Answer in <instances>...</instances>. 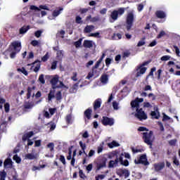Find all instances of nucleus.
I'll list each match as a JSON object with an SVG mask.
<instances>
[{
    "label": "nucleus",
    "mask_w": 180,
    "mask_h": 180,
    "mask_svg": "<svg viewBox=\"0 0 180 180\" xmlns=\"http://www.w3.org/2000/svg\"><path fill=\"white\" fill-rule=\"evenodd\" d=\"M143 102H144V99L139 98L131 102V109L133 112H136L134 116L139 120H146L147 119V114L143 111V108H140Z\"/></svg>",
    "instance_id": "f257e3e1"
},
{
    "label": "nucleus",
    "mask_w": 180,
    "mask_h": 180,
    "mask_svg": "<svg viewBox=\"0 0 180 180\" xmlns=\"http://www.w3.org/2000/svg\"><path fill=\"white\" fill-rule=\"evenodd\" d=\"M139 131H143V141L148 144V146H153V143H154L155 137L153 131H148L147 128L141 127L138 129Z\"/></svg>",
    "instance_id": "f03ea898"
},
{
    "label": "nucleus",
    "mask_w": 180,
    "mask_h": 180,
    "mask_svg": "<svg viewBox=\"0 0 180 180\" xmlns=\"http://www.w3.org/2000/svg\"><path fill=\"white\" fill-rule=\"evenodd\" d=\"M58 79H60V77H58V75H54L51 79V84L53 89H56V88L68 89L70 88V86L68 84H64L63 82H59Z\"/></svg>",
    "instance_id": "7ed1b4c3"
},
{
    "label": "nucleus",
    "mask_w": 180,
    "mask_h": 180,
    "mask_svg": "<svg viewBox=\"0 0 180 180\" xmlns=\"http://www.w3.org/2000/svg\"><path fill=\"white\" fill-rule=\"evenodd\" d=\"M11 46L15 51V52H12L10 55L11 58H15L16 56V53H19L22 49V45L20 41H14L11 44Z\"/></svg>",
    "instance_id": "20e7f679"
},
{
    "label": "nucleus",
    "mask_w": 180,
    "mask_h": 180,
    "mask_svg": "<svg viewBox=\"0 0 180 180\" xmlns=\"http://www.w3.org/2000/svg\"><path fill=\"white\" fill-rule=\"evenodd\" d=\"M133 22H134V13L133 11L129 12L127 15V30H130L131 26H133Z\"/></svg>",
    "instance_id": "39448f33"
},
{
    "label": "nucleus",
    "mask_w": 180,
    "mask_h": 180,
    "mask_svg": "<svg viewBox=\"0 0 180 180\" xmlns=\"http://www.w3.org/2000/svg\"><path fill=\"white\" fill-rule=\"evenodd\" d=\"M135 164H142V165H149L150 163L147 160V155H142L139 158L134 160Z\"/></svg>",
    "instance_id": "423d86ee"
},
{
    "label": "nucleus",
    "mask_w": 180,
    "mask_h": 180,
    "mask_svg": "<svg viewBox=\"0 0 180 180\" xmlns=\"http://www.w3.org/2000/svg\"><path fill=\"white\" fill-rule=\"evenodd\" d=\"M124 13V8H120L118 9V11H113L111 13L110 18L112 19V20H117L118 16H122Z\"/></svg>",
    "instance_id": "0eeeda50"
},
{
    "label": "nucleus",
    "mask_w": 180,
    "mask_h": 180,
    "mask_svg": "<svg viewBox=\"0 0 180 180\" xmlns=\"http://www.w3.org/2000/svg\"><path fill=\"white\" fill-rule=\"evenodd\" d=\"M148 65V62H146L137 68L136 77H141L143 74H146V72L147 71V68H146V65Z\"/></svg>",
    "instance_id": "6e6552de"
},
{
    "label": "nucleus",
    "mask_w": 180,
    "mask_h": 180,
    "mask_svg": "<svg viewBox=\"0 0 180 180\" xmlns=\"http://www.w3.org/2000/svg\"><path fill=\"white\" fill-rule=\"evenodd\" d=\"M101 122L104 126H113L115 124V120L108 117H103Z\"/></svg>",
    "instance_id": "1a4fd4ad"
},
{
    "label": "nucleus",
    "mask_w": 180,
    "mask_h": 180,
    "mask_svg": "<svg viewBox=\"0 0 180 180\" xmlns=\"http://www.w3.org/2000/svg\"><path fill=\"white\" fill-rule=\"evenodd\" d=\"M39 158V154L35 153L34 150H32L31 153L25 155V160H37Z\"/></svg>",
    "instance_id": "9d476101"
},
{
    "label": "nucleus",
    "mask_w": 180,
    "mask_h": 180,
    "mask_svg": "<svg viewBox=\"0 0 180 180\" xmlns=\"http://www.w3.org/2000/svg\"><path fill=\"white\" fill-rule=\"evenodd\" d=\"M120 158H116L115 160H110L108 164L109 168H115L119 165Z\"/></svg>",
    "instance_id": "9b49d317"
},
{
    "label": "nucleus",
    "mask_w": 180,
    "mask_h": 180,
    "mask_svg": "<svg viewBox=\"0 0 180 180\" xmlns=\"http://www.w3.org/2000/svg\"><path fill=\"white\" fill-rule=\"evenodd\" d=\"M165 167V163L164 162L156 163L154 165L155 170L157 172L161 171V169H164Z\"/></svg>",
    "instance_id": "f8f14e48"
},
{
    "label": "nucleus",
    "mask_w": 180,
    "mask_h": 180,
    "mask_svg": "<svg viewBox=\"0 0 180 180\" xmlns=\"http://www.w3.org/2000/svg\"><path fill=\"white\" fill-rule=\"evenodd\" d=\"M12 160L11 158L6 159L4 163V168H12Z\"/></svg>",
    "instance_id": "ddd939ff"
},
{
    "label": "nucleus",
    "mask_w": 180,
    "mask_h": 180,
    "mask_svg": "<svg viewBox=\"0 0 180 180\" xmlns=\"http://www.w3.org/2000/svg\"><path fill=\"white\" fill-rule=\"evenodd\" d=\"M101 105H102V100L98 98L94 101V109L96 110V109H99L101 108Z\"/></svg>",
    "instance_id": "4468645a"
},
{
    "label": "nucleus",
    "mask_w": 180,
    "mask_h": 180,
    "mask_svg": "<svg viewBox=\"0 0 180 180\" xmlns=\"http://www.w3.org/2000/svg\"><path fill=\"white\" fill-rule=\"evenodd\" d=\"M155 15H156L157 18H159V19H164L167 16L165 15V13L164 11H158L155 13Z\"/></svg>",
    "instance_id": "2eb2a0df"
},
{
    "label": "nucleus",
    "mask_w": 180,
    "mask_h": 180,
    "mask_svg": "<svg viewBox=\"0 0 180 180\" xmlns=\"http://www.w3.org/2000/svg\"><path fill=\"white\" fill-rule=\"evenodd\" d=\"M34 134L33 133V131H30L25 134H24V136H22V140L24 141H26V140H29V139H30L31 137H32V136Z\"/></svg>",
    "instance_id": "dca6fc26"
},
{
    "label": "nucleus",
    "mask_w": 180,
    "mask_h": 180,
    "mask_svg": "<svg viewBox=\"0 0 180 180\" xmlns=\"http://www.w3.org/2000/svg\"><path fill=\"white\" fill-rule=\"evenodd\" d=\"M120 146V144L115 141H112V142L108 143L109 148H115V147H119Z\"/></svg>",
    "instance_id": "f3484780"
},
{
    "label": "nucleus",
    "mask_w": 180,
    "mask_h": 180,
    "mask_svg": "<svg viewBox=\"0 0 180 180\" xmlns=\"http://www.w3.org/2000/svg\"><path fill=\"white\" fill-rule=\"evenodd\" d=\"M94 46V42L92 41L86 40L84 41V46L86 49H91Z\"/></svg>",
    "instance_id": "a211bd4d"
},
{
    "label": "nucleus",
    "mask_w": 180,
    "mask_h": 180,
    "mask_svg": "<svg viewBox=\"0 0 180 180\" xmlns=\"http://www.w3.org/2000/svg\"><path fill=\"white\" fill-rule=\"evenodd\" d=\"M91 115H92V109L88 108L84 111V116L88 120L91 119Z\"/></svg>",
    "instance_id": "6ab92c4d"
},
{
    "label": "nucleus",
    "mask_w": 180,
    "mask_h": 180,
    "mask_svg": "<svg viewBox=\"0 0 180 180\" xmlns=\"http://www.w3.org/2000/svg\"><path fill=\"white\" fill-rule=\"evenodd\" d=\"M150 115L153 119H160V112H158V110L152 111Z\"/></svg>",
    "instance_id": "aec40b11"
},
{
    "label": "nucleus",
    "mask_w": 180,
    "mask_h": 180,
    "mask_svg": "<svg viewBox=\"0 0 180 180\" xmlns=\"http://www.w3.org/2000/svg\"><path fill=\"white\" fill-rule=\"evenodd\" d=\"M95 30V27L94 25H87L84 28V33H91L93 30Z\"/></svg>",
    "instance_id": "412c9836"
},
{
    "label": "nucleus",
    "mask_w": 180,
    "mask_h": 180,
    "mask_svg": "<svg viewBox=\"0 0 180 180\" xmlns=\"http://www.w3.org/2000/svg\"><path fill=\"white\" fill-rule=\"evenodd\" d=\"M61 12H63V8H60L59 9L54 10L52 13V15L53 16V18H57V16H58V15H60Z\"/></svg>",
    "instance_id": "4be33fe9"
},
{
    "label": "nucleus",
    "mask_w": 180,
    "mask_h": 180,
    "mask_svg": "<svg viewBox=\"0 0 180 180\" xmlns=\"http://www.w3.org/2000/svg\"><path fill=\"white\" fill-rule=\"evenodd\" d=\"M79 85V83H76L75 84H74V85L72 86V87L70 88V92L71 94H75V92H77V90L78 89Z\"/></svg>",
    "instance_id": "5701e85b"
},
{
    "label": "nucleus",
    "mask_w": 180,
    "mask_h": 180,
    "mask_svg": "<svg viewBox=\"0 0 180 180\" xmlns=\"http://www.w3.org/2000/svg\"><path fill=\"white\" fill-rule=\"evenodd\" d=\"M108 81H109V78L107 75H103L101 77V82L102 84H108Z\"/></svg>",
    "instance_id": "b1692460"
},
{
    "label": "nucleus",
    "mask_w": 180,
    "mask_h": 180,
    "mask_svg": "<svg viewBox=\"0 0 180 180\" xmlns=\"http://www.w3.org/2000/svg\"><path fill=\"white\" fill-rule=\"evenodd\" d=\"M56 94V91L51 90L48 95V102H51V99L54 98V94Z\"/></svg>",
    "instance_id": "393cba45"
},
{
    "label": "nucleus",
    "mask_w": 180,
    "mask_h": 180,
    "mask_svg": "<svg viewBox=\"0 0 180 180\" xmlns=\"http://www.w3.org/2000/svg\"><path fill=\"white\" fill-rule=\"evenodd\" d=\"M29 29H30V26H24L22 28L20 29V34H25V33H26V32H27V30H29Z\"/></svg>",
    "instance_id": "a878e982"
},
{
    "label": "nucleus",
    "mask_w": 180,
    "mask_h": 180,
    "mask_svg": "<svg viewBox=\"0 0 180 180\" xmlns=\"http://www.w3.org/2000/svg\"><path fill=\"white\" fill-rule=\"evenodd\" d=\"M120 162H121L122 165H124V167H129V160H125L123 161L122 156L120 157Z\"/></svg>",
    "instance_id": "bb28decb"
},
{
    "label": "nucleus",
    "mask_w": 180,
    "mask_h": 180,
    "mask_svg": "<svg viewBox=\"0 0 180 180\" xmlns=\"http://www.w3.org/2000/svg\"><path fill=\"white\" fill-rule=\"evenodd\" d=\"M37 65L35 66V68H34V72H37V71H39V70H40V62L39 61H35L34 63H33V65Z\"/></svg>",
    "instance_id": "cd10ccee"
},
{
    "label": "nucleus",
    "mask_w": 180,
    "mask_h": 180,
    "mask_svg": "<svg viewBox=\"0 0 180 180\" xmlns=\"http://www.w3.org/2000/svg\"><path fill=\"white\" fill-rule=\"evenodd\" d=\"M95 74H96L95 70L92 69V71L89 72L88 75L86 77V79H90L94 77V75H95Z\"/></svg>",
    "instance_id": "c85d7f7f"
},
{
    "label": "nucleus",
    "mask_w": 180,
    "mask_h": 180,
    "mask_svg": "<svg viewBox=\"0 0 180 180\" xmlns=\"http://www.w3.org/2000/svg\"><path fill=\"white\" fill-rule=\"evenodd\" d=\"M64 56V53L63 51H57V58L59 60H63V57Z\"/></svg>",
    "instance_id": "c756f323"
},
{
    "label": "nucleus",
    "mask_w": 180,
    "mask_h": 180,
    "mask_svg": "<svg viewBox=\"0 0 180 180\" xmlns=\"http://www.w3.org/2000/svg\"><path fill=\"white\" fill-rule=\"evenodd\" d=\"M17 71L18 72H21L22 74H23L24 75H27V71L26 70V69H25V68H18Z\"/></svg>",
    "instance_id": "7c9ffc66"
},
{
    "label": "nucleus",
    "mask_w": 180,
    "mask_h": 180,
    "mask_svg": "<svg viewBox=\"0 0 180 180\" xmlns=\"http://www.w3.org/2000/svg\"><path fill=\"white\" fill-rule=\"evenodd\" d=\"M113 40H120V39H122V35L121 34H114L113 37H112Z\"/></svg>",
    "instance_id": "2f4dec72"
},
{
    "label": "nucleus",
    "mask_w": 180,
    "mask_h": 180,
    "mask_svg": "<svg viewBox=\"0 0 180 180\" xmlns=\"http://www.w3.org/2000/svg\"><path fill=\"white\" fill-rule=\"evenodd\" d=\"M112 108H113L114 110H119V109H120L119 103L114 101L112 103Z\"/></svg>",
    "instance_id": "473e14b6"
},
{
    "label": "nucleus",
    "mask_w": 180,
    "mask_h": 180,
    "mask_svg": "<svg viewBox=\"0 0 180 180\" xmlns=\"http://www.w3.org/2000/svg\"><path fill=\"white\" fill-rule=\"evenodd\" d=\"M122 174L125 176V178H127L129 175H130V172L127 169H122Z\"/></svg>",
    "instance_id": "72a5a7b5"
},
{
    "label": "nucleus",
    "mask_w": 180,
    "mask_h": 180,
    "mask_svg": "<svg viewBox=\"0 0 180 180\" xmlns=\"http://www.w3.org/2000/svg\"><path fill=\"white\" fill-rule=\"evenodd\" d=\"M6 178V172L5 171L0 172V180H5Z\"/></svg>",
    "instance_id": "f704fd0d"
},
{
    "label": "nucleus",
    "mask_w": 180,
    "mask_h": 180,
    "mask_svg": "<svg viewBox=\"0 0 180 180\" xmlns=\"http://www.w3.org/2000/svg\"><path fill=\"white\" fill-rule=\"evenodd\" d=\"M31 44L34 47H36L37 46H40V41L33 40L31 41Z\"/></svg>",
    "instance_id": "c9c22d12"
},
{
    "label": "nucleus",
    "mask_w": 180,
    "mask_h": 180,
    "mask_svg": "<svg viewBox=\"0 0 180 180\" xmlns=\"http://www.w3.org/2000/svg\"><path fill=\"white\" fill-rule=\"evenodd\" d=\"M144 44H146V39H142L138 42L137 46L141 47L142 46H144Z\"/></svg>",
    "instance_id": "e433bc0d"
},
{
    "label": "nucleus",
    "mask_w": 180,
    "mask_h": 180,
    "mask_svg": "<svg viewBox=\"0 0 180 180\" xmlns=\"http://www.w3.org/2000/svg\"><path fill=\"white\" fill-rule=\"evenodd\" d=\"M81 44H82V39H79L78 41L75 42V47H81Z\"/></svg>",
    "instance_id": "4c0bfd02"
},
{
    "label": "nucleus",
    "mask_w": 180,
    "mask_h": 180,
    "mask_svg": "<svg viewBox=\"0 0 180 180\" xmlns=\"http://www.w3.org/2000/svg\"><path fill=\"white\" fill-rule=\"evenodd\" d=\"M47 148H49L50 151H54V143H49Z\"/></svg>",
    "instance_id": "58836bf2"
},
{
    "label": "nucleus",
    "mask_w": 180,
    "mask_h": 180,
    "mask_svg": "<svg viewBox=\"0 0 180 180\" xmlns=\"http://www.w3.org/2000/svg\"><path fill=\"white\" fill-rule=\"evenodd\" d=\"M112 61H113L112 58H107L105 59V65H107V67H109V65H110V63H112Z\"/></svg>",
    "instance_id": "ea45409f"
},
{
    "label": "nucleus",
    "mask_w": 180,
    "mask_h": 180,
    "mask_svg": "<svg viewBox=\"0 0 180 180\" xmlns=\"http://www.w3.org/2000/svg\"><path fill=\"white\" fill-rule=\"evenodd\" d=\"M0 129L2 131H5V129H6V122H4L1 124Z\"/></svg>",
    "instance_id": "a19ab883"
},
{
    "label": "nucleus",
    "mask_w": 180,
    "mask_h": 180,
    "mask_svg": "<svg viewBox=\"0 0 180 180\" xmlns=\"http://www.w3.org/2000/svg\"><path fill=\"white\" fill-rule=\"evenodd\" d=\"M162 115H163L162 122H165L167 120H171V117L167 115L165 112H163Z\"/></svg>",
    "instance_id": "79ce46f5"
},
{
    "label": "nucleus",
    "mask_w": 180,
    "mask_h": 180,
    "mask_svg": "<svg viewBox=\"0 0 180 180\" xmlns=\"http://www.w3.org/2000/svg\"><path fill=\"white\" fill-rule=\"evenodd\" d=\"M79 175L82 179H85L86 178V176L84 174V172L82 170L79 171Z\"/></svg>",
    "instance_id": "37998d69"
},
{
    "label": "nucleus",
    "mask_w": 180,
    "mask_h": 180,
    "mask_svg": "<svg viewBox=\"0 0 180 180\" xmlns=\"http://www.w3.org/2000/svg\"><path fill=\"white\" fill-rule=\"evenodd\" d=\"M39 9H43L44 11H50V8L49 6H47V5H40Z\"/></svg>",
    "instance_id": "c03bdc74"
},
{
    "label": "nucleus",
    "mask_w": 180,
    "mask_h": 180,
    "mask_svg": "<svg viewBox=\"0 0 180 180\" xmlns=\"http://www.w3.org/2000/svg\"><path fill=\"white\" fill-rule=\"evenodd\" d=\"M155 68H153L148 75V76L146 77V79H148L149 77H154V72L155 71Z\"/></svg>",
    "instance_id": "a18cd8bd"
},
{
    "label": "nucleus",
    "mask_w": 180,
    "mask_h": 180,
    "mask_svg": "<svg viewBox=\"0 0 180 180\" xmlns=\"http://www.w3.org/2000/svg\"><path fill=\"white\" fill-rule=\"evenodd\" d=\"M41 33H43V30H38L37 32H35L34 33V35H35V37H40L41 36Z\"/></svg>",
    "instance_id": "49530a36"
},
{
    "label": "nucleus",
    "mask_w": 180,
    "mask_h": 180,
    "mask_svg": "<svg viewBox=\"0 0 180 180\" xmlns=\"http://www.w3.org/2000/svg\"><path fill=\"white\" fill-rule=\"evenodd\" d=\"M59 160L60 161V162H62V164H63V165H65L66 164L65 158L63 155L60 156Z\"/></svg>",
    "instance_id": "de8ad7c7"
},
{
    "label": "nucleus",
    "mask_w": 180,
    "mask_h": 180,
    "mask_svg": "<svg viewBox=\"0 0 180 180\" xmlns=\"http://www.w3.org/2000/svg\"><path fill=\"white\" fill-rule=\"evenodd\" d=\"M13 160H14V161H15V162H17V164H20V158H19L17 155H15L13 156Z\"/></svg>",
    "instance_id": "09e8293b"
},
{
    "label": "nucleus",
    "mask_w": 180,
    "mask_h": 180,
    "mask_svg": "<svg viewBox=\"0 0 180 180\" xmlns=\"http://www.w3.org/2000/svg\"><path fill=\"white\" fill-rule=\"evenodd\" d=\"M39 81L41 82V84H45L46 81L44 80V75H41L39 77Z\"/></svg>",
    "instance_id": "8fccbe9b"
},
{
    "label": "nucleus",
    "mask_w": 180,
    "mask_h": 180,
    "mask_svg": "<svg viewBox=\"0 0 180 180\" xmlns=\"http://www.w3.org/2000/svg\"><path fill=\"white\" fill-rule=\"evenodd\" d=\"M79 146L82 147V150H83V153H85V148H86V146L85 143H82V141L79 142Z\"/></svg>",
    "instance_id": "3c124183"
},
{
    "label": "nucleus",
    "mask_w": 180,
    "mask_h": 180,
    "mask_svg": "<svg viewBox=\"0 0 180 180\" xmlns=\"http://www.w3.org/2000/svg\"><path fill=\"white\" fill-rule=\"evenodd\" d=\"M171 58V56H164L161 58L162 61H168Z\"/></svg>",
    "instance_id": "603ef678"
},
{
    "label": "nucleus",
    "mask_w": 180,
    "mask_h": 180,
    "mask_svg": "<svg viewBox=\"0 0 180 180\" xmlns=\"http://www.w3.org/2000/svg\"><path fill=\"white\" fill-rule=\"evenodd\" d=\"M107 155H108V158L112 160V158H113V157H115L116 155V153L111 152V153H108Z\"/></svg>",
    "instance_id": "864d4df0"
},
{
    "label": "nucleus",
    "mask_w": 180,
    "mask_h": 180,
    "mask_svg": "<svg viewBox=\"0 0 180 180\" xmlns=\"http://www.w3.org/2000/svg\"><path fill=\"white\" fill-rule=\"evenodd\" d=\"M56 98L58 101H60L62 96H61V91H58L56 95Z\"/></svg>",
    "instance_id": "5fc2aeb1"
},
{
    "label": "nucleus",
    "mask_w": 180,
    "mask_h": 180,
    "mask_svg": "<svg viewBox=\"0 0 180 180\" xmlns=\"http://www.w3.org/2000/svg\"><path fill=\"white\" fill-rule=\"evenodd\" d=\"M105 176V174H98L96 176V180L103 179Z\"/></svg>",
    "instance_id": "6e6d98bb"
},
{
    "label": "nucleus",
    "mask_w": 180,
    "mask_h": 180,
    "mask_svg": "<svg viewBox=\"0 0 180 180\" xmlns=\"http://www.w3.org/2000/svg\"><path fill=\"white\" fill-rule=\"evenodd\" d=\"M49 53H46V54L42 57L41 61H47V60H49Z\"/></svg>",
    "instance_id": "4d7b16f0"
},
{
    "label": "nucleus",
    "mask_w": 180,
    "mask_h": 180,
    "mask_svg": "<svg viewBox=\"0 0 180 180\" xmlns=\"http://www.w3.org/2000/svg\"><path fill=\"white\" fill-rule=\"evenodd\" d=\"M105 167H106V163L105 162H103L102 164H99L97 166V169H101V168H103Z\"/></svg>",
    "instance_id": "13d9d810"
},
{
    "label": "nucleus",
    "mask_w": 180,
    "mask_h": 180,
    "mask_svg": "<svg viewBox=\"0 0 180 180\" xmlns=\"http://www.w3.org/2000/svg\"><path fill=\"white\" fill-rule=\"evenodd\" d=\"M72 117H71V115H68L66 117V122L68 123H72Z\"/></svg>",
    "instance_id": "bf43d9fd"
},
{
    "label": "nucleus",
    "mask_w": 180,
    "mask_h": 180,
    "mask_svg": "<svg viewBox=\"0 0 180 180\" xmlns=\"http://www.w3.org/2000/svg\"><path fill=\"white\" fill-rule=\"evenodd\" d=\"M31 11H40V8L36 6H30Z\"/></svg>",
    "instance_id": "052dcab7"
},
{
    "label": "nucleus",
    "mask_w": 180,
    "mask_h": 180,
    "mask_svg": "<svg viewBox=\"0 0 180 180\" xmlns=\"http://www.w3.org/2000/svg\"><path fill=\"white\" fill-rule=\"evenodd\" d=\"M77 72H73V76L71 77L72 81H78V79L77 78Z\"/></svg>",
    "instance_id": "680f3d73"
},
{
    "label": "nucleus",
    "mask_w": 180,
    "mask_h": 180,
    "mask_svg": "<svg viewBox=\"0 0 180 180\" xmlns=\"http://www.w3.org/2000/svg\"><path fill=\"white\" fill-rule=\"evenodd\" d=\"M57 68V61H53L51 65V70H56Z\"/></svg>",
    "instance_id": "e2e57ef3"
},
{
    "label": "nucleus",
    "mask_w": 180,
    "mask_h": 180,
    "mask_svg": "<svg viewBox=\"0 0 180 180\" xmlns=\"http://www.w3.org/2000/svg\"><path fill=\"white\" fill-rule=\"evenodd\" d=\"M9 108H10L9 103H6L4 105V109H5V111H6V112H9Z\"/></svg>",
    "instance_id": "0e129e2a"
},
{
    "label": "nucleus",
    "mask_w": 180,
    "mask_h": 180,
    "mask_svg": "<svg viewBox=\"0 0 180 180\" xmlns=\"http://www.w3.org/2000/svg\"><path fill=\"white\" fill-rule=\"evenodd\" d=\"M125 157V158H128L130 159V154L127 153H124L121 154V157Z\"/></svg>",
    "instance_id": "69168bd1"
},
{
    "label": "nucleus",
    "mask_w": 180,
    "mask_h": 180,
    "mask_svg": "<svg viewBox=\"0 0 180 180\" xmlns=\"http://www.w3.org/2000/svg\"><path fill=\"white\" fill-rule=\"evenodd\" d=\"M76 23H82V18L77 15L76 17Z\"/></svg>",
    "instance_id": "338daca9"
},
{
    "label": "nucleus",
    "mask_w": 180,
    "mask_h": 180,
    "mask_svg": "<svg viewBox=\"0 0 180 180\" xmlns=\"http://www.w3.org/2000/svg\"><path fill=\"white\" fill-rule=\"evenodd\" d=\"M165 36V32L161 31L160 34L158 35V39H161V37Z\"/></svg>",
    "instance_id": "774afa93"
}]
</instances>
